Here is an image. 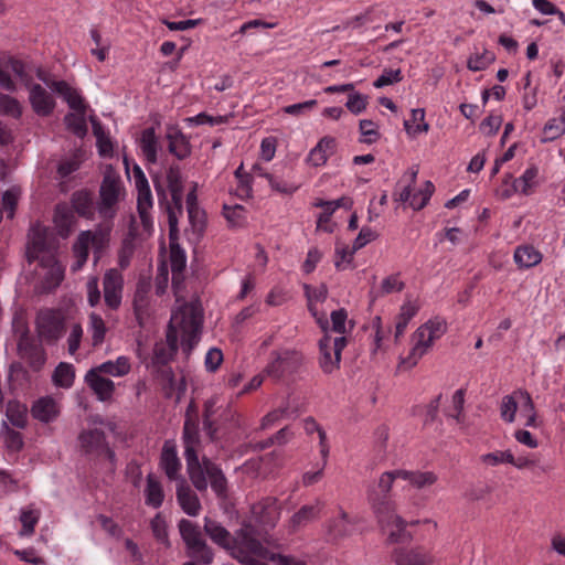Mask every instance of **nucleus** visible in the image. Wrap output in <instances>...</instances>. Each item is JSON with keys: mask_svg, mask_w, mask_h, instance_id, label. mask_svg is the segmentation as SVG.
I'll return each instance as SVG.
<instances>
[{"mask_svg": "<svg viewBox=\"0 0 565 565\" xmlns=\"http://www.w3.org/2000/svg\"><path fill=\"white\" fill-rule=\"evenodd\" d=\"M178 527L186 547V555L200 564L210 565L214 559V553L207 545L200 525L188 519H182L179 521Z\"/></svg>", "mask_w": 565, "mask_h": 565, "instance_id": "obj_6", "label": "nucleus"}, {"mask_svg": "<svg viewBox=\"0 0 565 565\" xmlns=\"http://www.w3.org/2000/svg\"><path fill=\"white\" fill-rule=\"evenodd\" d=\"M359 129L363 137L360 141L363 143L371 145L373 142H376L381 137V134L379 132V127L373 120H360Z\"/></svg>", "mask_w": 565, "mask_h": 565, "instance_id": "obj_53", "label": "nucleus"}, {"mask_svg": "<svg viewBox=\"0 0 565 565\" xmlns=\"http://www.w3.org/2000/svg\"><path fill=\"white\" fill-rule=\"evenodd\" d=\"M88 331L92 335V344L93 347L100 345L107 332V328L103 318L97 313L89 315V326Z\"/></svg>", "mask_w": 565, "mask_h": 565, "instance_id": "obj_45", "label": "nucleus"}, {"mask_svg": "<svg viewBox=\"0 0 565 565\" xmlns=\"http://www.w3.org/2000/svg\"><path fill=\"white\" fill-rule=\"evenodd\" d=\"M182 440L184 445V458L186 473L192 486L199 492H205L210 484L212 491L220 499H225L228 492L227 479L221 467L206 456L202 459L198 455L200 436L194 424L184 423Z\"/></svg>", "mask_w": 565, "mask_h": 565, "instance_id": "obj_1", "label": "nucleus"}, {"mask_svg": "<svg viewBox=\"0 0 565 565\" xmlns=\"http://www.w3.org/2000/svg\"><path fill=\"white\" fill-rule=\"evenodd\" d=\"M350 525H351V522L349 520L348 513L344 512L343 510H341L339 518L334 519L330 523L329 531L335 537L344 536V535L349 534V532H350L349 526Z\"/></svg>", "mask_w": 565, "mask_h": 565, "instance_id": "obj_57", "label": "nucleus"}, {"mask_svg": "<svg viewBox=\"0 0 565 565\" xmlns=\"http://www.w3.org/2000/svg\"><path fill=\"white\" fill-rule=\"evenodd\" d=\"M159 465L169 480L180 482V479H184L180 473L182 465L173 440L164 441Z\"/></svg>", "mask_w": 565, "mask_h": 565, "instance_id": "obj_16", "label": "nucleus"}, {"mask_svg": "<svg viewBox=\"0 0 565 565\" xmlns=\"http://www.w3.org/2000/svg\"><path fill=\"white\" fill-rule=\"evenodd\" d=\"M54 223L55 226L58 228V233L62 236H66L74 224L73 210L66 204L56 205L54 213Z\"/></svg>", "mask_w": 565, "mask_h": 565, "instance_id": "obj_39", "label": "nucleus"}, {"mask_svg": "<svg viewBox=\"0 0 565 565\" xmlns=\"http://www.w3.org/2000/svg\"><path fill=\"white\" fill-rule=\"evenodd\" d=\"M252 513L259 526L274 529L280 518V507L276 498L267 497L253 505Z\"/></svg>", "mask_w": 565, "mask_h": 565, "instance_id": "obj_13", "label": "nucleus"}, {"mask_svg": "<svg viewBox=\"0 0 565 565\" xmlns=\"http://www.w3.org/2000/svg\"><path fill=\"white\" fill-rule=\"evenodd\" d=\"M84 114L85 113H71L64 117L67 129L79 138H83L87 134V125Z\"/></svg>", "mask_w": 565, "mask_h": 565, "instance_id": "obj_48", "label": "nucleus"}, {"mask_svg": "<svg viewBox=\"0 0 565 565\" xmlns=\"http://www.w3.org/2000/svg\"><path fill=\"white\" fill-rule=\"evenodd\" d=\"M518 411V402L514 395H505L500 405V416L507 423H513Z\"/></svg>", "mask_w": 565, "mask_h": 565, "instance_id": "obj_56", "label": "nucleus"}, {"mask_svg": "<svg viewBox=\"0 0 565 565\" xmlns=\"http://www.w3.org/2000/svg\"><path fill=\"white\" fill-rule=\"evenodd\" d=\"M39 78L43 81L52 90L62 96L70 108L77 113H85V104L78 92L72 88L65 81H52L49 83L45 77L39 73Z\"/></svg>", "mask_w": 565, "mask_h": 565, "instance_id": "obj_18", "label": "nucleus"}, {"mask_svg": "<svg viewBox=\"0 0 565 565\" xmlns=\"http://www.w3.org/2000/svg\"><path fill=\"white\" fill-rule=\"evenodd\" d=\"M81 448L85 454L106 456L110 461L115 460V452L106 443L105 433L100 429L84 430L78 436Z\"/></svg>", "mask_w": 565, "mask_h": 565, "instance_id": "obj_12", "label": "nucleus"}, {"mask_svg": "<svg viewBox=\"0 0 565 565\" xmlns=\"http://www.w3.org/2000/svg\"><path fill=\"white\" fill-rule=\"evenodd\" d=\"M146 504L158 509L162 505L164 493L161 483L157 478L149 473L147 476V487L145 489Z\"/></svg>", "mask_w": 565, "mask_h": 565, "instance_id": "obj_35", "label": "nucleus"}, {"mask_svg": "<svg viewBox=\"0 0 565 565\" xmlns=\"http://www.w3.org/2000/svg\"><path fill=\"white\" fill-rule=\"evenodd\" d=\"M61 413L60 404L51 396L36 399L31 407V415L41 423L54 422Z\"/></svg>", "mask_w": 565, "mask_h": 565, "instance_id": "obj_23", "label": "nucleus"}, {"mask_svg": "<svg viewBox=\"0 0 565 565\" xmlns=\"http://www.w3.org/2000/svg\"><path fill=\"white\" fill-rule=\"evenodd\" d=\"M132 177L138 193L137 202H145L148 204V202L152 200L151 190L143 171L138 164H135L132 169Z\"/></svg>", "mask_w": 565, "mask_h": 565, "instance_id": "obj_40", "label": "nucleus"}, {"mask_svg": "<svg viewBox=\"0 0 565 565\" xmlns=\"http://www.w3.org/2000/svg\"><path fill=\"white\" fill-rule=\"evenodd\" d=\"M223 215L232 227H242L246 223V210L242 205H224Z\"/></svg>", "mask_w": 565, "mask_h": 565, "instance_id": "obj_46", "label": "nucleus"}, {"mask_svg": "<svg viewBox=\"0 0 565 565\" xmlns=\"http://www.w3.org/2000/svg\"><path fill=\"white\" fill-rule=\"evenodd\" d=\"M20 195V190L12 188L7 190L2 195V209L7 212V216L12 218L14 216L15 206Z\"/></svg>", "mask_w": 565, "mask_h": 565, "instance_id": "obj_60", "label": "nucleus"}, {"mask_svg": "<svg viewBox=\"0 0 565 565\" xmlns=\"http://www.w3.org/2000/svg\"><path fill=\"white\" fill-rule=\"evenodd\" d=\"M318 102L316 99H309L302 103L292 104L285 106L282 111L290 116H302L316 108Z\"/></svg>", "mask_w": 565, "mask_h": 565, "instance_id": "obj_63", "label": "nucleus"}, {"mask_svg": "<svg viewBox=\"0 0 565 565\" xmlns=\"http://www.w3.org/2000/svg\"><path fill=\"white\" fill-rule=\"evenodd\" d=\"M396 475L399 479L407 480L413 487L423 489L433 486L437 481V476L431 471H407L398 469Z\"/></svg>", "mask_w": 565, "mask_h": 565, "instance_id": "obj_31", "label": "nucleus"}, {"mask_svg": "<svg viewBox=\"0 0 565 565\" xmlns=\"http://www.w3.org/2000/svg\"><path fill=\"white\" fill-rule=\"evenodd\" d=\"M435 190L434 184L430 181L425 183L424 189L419 190L418 193H415L411 200V206L415 211H419L426 206L430 196L433 195Z\"/></svg>", "mask_w": 565, "mask_h": 565, "instance_id": "obj_55", "label": "nucleus"}, {"mask_svg": "<svg viewBox=\"0 0 565 565\" xmlns=\"http://www.w3.org/2000/svg\"><path fill=\"white\" fill-rule=\"evenodd\" d=\"M166 138L169 141V152L182 160L190 156V142L183 132L174 126H169L167 129Z\"/></svg>", "mask_w": 565, "mask_h": 565, "instance_id": "obj_27", "label": "nucleus"}, {"mask_svg": "<svg viewBox=\"0 0 565 565\" xmlns=\"http://www.w3.org/2000/svg\"><path fill=\"white\" fill-rule=\"evenodd\" d=\"M0 436L3 439L6 447L11 451H19L23 447V438L21 433L10 428L8 422L3 420L1 424Z\"/></svg>", "mask_w": 565, "mask_h": 565, "instance_id": "obj_43", "label": "nucleus"}, {"mask_svg": "<svg viewBox=\"0 0 565 565\" xmlns=\"http://www.w3.org/2000/svg\"><path fill=\"white\" fill-rule=\"evenodd\" d=\"M120 193V178L111 168H108L104 173L99 189L100 201L98 203V212L103 217L111 218L115 216V206L119 201Z\"/></svg>", "mask_w": 565, "mask_h": 565, "instance_id": "obj_9", "label": "nucleus"}, {"mask_svg": "<svg viewBox=\"0 0 565 565\" xmlns=\"http://www.w3.org/2000/svg\"><path fill=\"white\" fill-rule=\"evenodd\" d=\"M539 170L535 167H531L524 171V173L513 181L514 191H519L523 194H529L531 188L534 184V179L537 177Z\"/></svg>", "mask_w": 565, "mask_h": 565, "instance_id": "obj_52", "label": "nucleus"}, {"mask_svg": "<svg viewBox=\"0 0 565 565\" xmlns=\"http://www.w3.org/2000/svg\"><path fill=\"white\" fill-rule=\"evenodd\" d=\"M154 190L158 196V202L161 207H163L168 213V222L170 227V236H172L175 232H178V216L177 214H181L182 210L179 212L174 204L168 200V193L166 192L164 185L159 179L153 180Z\"/></svg>", "mask_w": 565, "mask_h": 565, "instance_id": "obj_28", "label": "nucleus"}, {"mask_svg": "<svg viewBox=\"0 0 565 565\" xmlns=\"http://www.w3.org/2000/svg\"><path fill=\"white\" fill-rule=\"evenodd\" d=\"M514 260L520 268H531L541 263L542 254L531 245H522L515 249Z\"/></svg>", "mask_w": 565, "mask_h": 565, "instance_id": "obj_34", "label": "nucleus"}, {"mask_svg": "<svg viewBox=\"0 0 565 565\" xmlns=\"http://www.w3.org/2000/svg\"><path fill=\"white\" fill-rule=\"evenodd\" d=\"M159 179L164 185L166 191L168 190L171 195V202L174 204L175 209L180 212L182 210L183 202V181L182 174L179 166H171L166 175V181H163L158 175L153 178Z\"/></svg>", "mask_w": 565, "mask_h": 565, "instance_id": "obj_19", "label": "nucleus"}, {"mask_svg": "<svg viewBox=\"0 0 565 565\" xmlns=\"http://www.w3.org/2000/svg\"><path fill=\"white\" fill-rule=\"evenodd\" d=\"M41 516V512L39 509L34 508L33 504H30L20 511V522L22 524V529L19 532L20 536H31L34 533L35 525L38 524Z\"/></svg>", "mask_w": 565, "mask_h": 565, "instance_id": "obj_36", "label": "nucleus"}, {"mask_svg": "<svg viewBox=\"0 0 565 565\" xmlns=\"http://www.w3.org/2000/svg\"><path fill=\"white\" fill-rule=\"evenodd\" d=\"M413 339L415 341L414 347L412 348L409 354L402 360V364L407 365V367L415 366L418 361L423 358L424 354L427 353V351L430 348V342H428V333L427 331L423 332V338L417 337L416 332L413 335Z\"/></svg>", "mask_w": 565, "mask_h": 565, "instance_id": "obj_33", "label": "nucleus"}, {"mask_svg": "<svg viewBox=\"0 0 565 565\" xmlns=\"http://www.w3.org/2000/svg\"><path fill=\"white\" fill-rule=\"evenodd\" d=\"M29 99L34 113L39 116H49L54 110L55 100L53 96L40 84L30 86Z\"/></svg>", "mask_w": 565, "mask_h": 565, "instance_id": "obj_21", "label": "nucleus"}, {"mask_svg": "<svg viewBox=\"0 0 565 565\" xmlns=\"http://www.w3.org/2000/svg\"><path fill=\"white\" fill-rule=\"evenodd\" d=\"M203 322L202 310L198 303L188 302L182 305L171 316L168 330L181 332V345L189 354L199 341Z\"/></svg>", "mask_w": 565, "mask_h": 565, "instance_id": "obj_4", "label": "nucleus"}, {"mask_svg": "<svg viewBox=\"0 0 565 565\" xmlns=\"http://www.w3.org/2000/svg\"><path fill=\"white\" fill-rule=\"evenodd\" d=\"M151 285L149 281L140 280L137 284L134 295V312L139 327H143L146 319L149 317V294Z\"/></svg>", "mask_w": 565, "mask_h": 565, "instance_id": "obj_22", "label": "nucleus"}, {"mask_svg": "<svg viewBox=\"0 0 565 565\" xmlns=\"http://www.w3.org/2000/svg\"><path fill=\"white\" fill-rule=\"evenodd\" d=\"M495 56L492 52L484 50L481 54L477 53L468 58L467 66L470 71L478 72L486 70L493 63Z\"/></svg>", "mask_w": 565, "mask_h": 565, "instance_id": "obj_51", "label": "nucleus"}, {"mask_svg": "<svg viewBox=\"0 0 565 565\" xmlns=\"http://www.w3.org/2000/svg\"><path fill=\"white\" fill-rule=\"evenodd\" d=\"M367 106V97L358 92L349 95L345 107L354 115L362 114Z\"/></svg>", "mask_w": 565, "mask_h": 565, "instance_id": "obj_61", "label": "nucleus"}, {"mask_svg": "<svg viewBox=\"0 0 565 565\" xmlns=\"http://www.w3.org/2000/svg\"><path fill=\"white\" fill-rule=\"evenodd\" d=\"M345 337L332 338L329 331L319 340V366L324 374H331L340 369L341 353L347 347Z\"/></svg>", "mask_w": 565, "mask_h": 565, "instance_id": "obj_10", "label": "nucleus"}, {"mask_svg": "<svg viewBox=\"0 0 565 565\" xmlns=\"http://www.w3.org/2000/svg\"><path fill=\"white\" fill-rule=\"evenodd\" d=\"M412 121L418 122V125L413 128L409 120L404 121L405 130L409 136H416L417 134L427 132L429 130V125L425 121L424 108H415L412 110Z\"/></svg>", "mask_w": 565, "mask_h": 565, "instance_id": "obj_47", "label": "nucleus"}, {"mask_svg": "<svg viewBox=\"0 0 565 565\" xmlns=\"http://www.w3.org/2000/svg\"><path fill=\"white\" fill-rule=\"evenodd\" d=\"M36 331L46 343L53 344L64 334V318L58 310L41 309L36 315Z\"/></svg>", "mask_w": 565, "mask_h": 565, "instance_id": "obj_11", "label": "nucleus"}, {"mask_svg": "<svg viewBox=\"0 0 565 565\" xmlns=\"http://www.w3.org/2000/svg\"><path fill=\"white\" fill-rule=\"evenodd\" d=\"M166 342L156 343L153 348V362L166 366L178 351V335L175 330L167 331Z\"/></svg>", "mask_w": 565, "mask_h": 565, "instance_id": "obj_26", "label": "nucleus"}, {"mask_svg": "<svg viewBox=\"0 0 565 565\" xmlns=\"http://www.w3.org/2000/svg\"><path fill=\"white\" fill-rule=\"evenodd\" d=\"M54 383L62 387H70L74 381V369L71 364L60 363L53 374Z\"/></svg>", "mask_w": 565, "mask_h": 565, "instance_id": "obj_50", "label": "nucleus"}, {"mask_svg": "<svg viewBox=\"0 0 565 565\" xmlns=\"http://www.w3.org/2000/svg\"><path fill=\"white\" fill-rule=\"evenodd\" d=\"M481 461L484 463V465H488V466H498L500 463H510L513 461V454L510 451V450H504V451H493V452H489V454H484L480 457Z\"/></svg>", "mask_w": 565, "mask_h": 565, "instance_id": "obj_58", "label": "nucleus"}, {"mask_svg": "<svg viewBox=\"0 0 565 565\" xmlns=\"http://www.w3.org/2000/svg\"><path fill=\"white\" fill-rule=\"evenodd\" d=\"M264 543L262 539L254 537L250 531H245L234 548V558L244 565H269L266 561L275 565H306L292 556L269 551Z\"/></svg>", "mask_w": 565, "mask_h": 565, "instance_id": "obj_3", "label": "nucleus"}, {"mask_svg": "<svg viewBox=\"0 0 565 565\" xmlns=\"http://www.w3.org/2000/svg\"><path fill=\"white\" fill-rule=\"evenodd\" d=\"M111 226L98 225L93 231L81 232L73 246L76 257L74 269H79L87 262L89 247L94 250L95 263L99 260L102 253L108 246Z\"/></svg>", "mask_w": 565, "mask_h": 565, "instance_id": "obj_5", "label": "nucleus"}, {"mask_svg": "<svg viewBox=\"0 0 565 565\" xmlns=\"http://www.w3.org/2000/svg\"><path fill=\"white\" fill-rule=\"evenodd\" d=\"M403 81L402 71L399 68L384 70L383 74L377 77V79L373 83V86L376 88H382L387 85L396 84Z\"/></svg>", "mask_w": 565, "mask_h": 565, "instance_id": "obj_59", "label": "nucleus"}, {"mask_svg": "<svg viewBox=\"0 0 565 565\" xmlns=\"http://www.w3.org/2000/svg\"><path fill=\"white\" fill-rule=\"evenodd\" d=\"M6 416L12 426L19 429L26 427L28 409L25 405L15 401H10L7 405Z\"/></svg>", "mask_w": 565, "mask_h": 565, "instance_id": "obj_38", "label": "nucleus"}, {"mask_svg": "<svg viewBox=\"0 0 565 565\" xmlns=\"http://www.w3.org/2000/svg\"><path fill=\"white\" fill-rule=\"evenodd\" d=\"M47 249V241L44 231L41 228H32L29 242V258L40 259V254Z\"/></svg>", "mask_w": 565, "mask_h": 565, "instance_id": "obj_41", "label": "nucleus"}, {"mask_svg": "<svg viewBox=\"0 0 565 565\" xmlns=\"http://www.w3.org/2000/svg\"><path fill=\"white\" fill-rule=\"evenodd\" d=\"M124 278L119 270L108 269L103 279L104 300L108 308L117 310L121 305Z\"/></svg>", "mask_w": 565, "mask_h": 565, "instance_id": "obj_14", "label": "nucleus"}, {"mask_svg": "<svg viewBox=\"0 0 565 565\" xmlns=\"http://www.w3.org/2000/svg\"><path fill=\"white\" fill-rule=\"evenodd\" d=\"M424 331H427L428 342H430L431 347L433 343L447 331V322L443 318L435 317L429 319L426 323L422 324L416 330V335L423 338Z\"/></svg>", "mask_w": 565, "mask_h": 565, "instance_id": "obj_37", "label": "nucleus"}, {"mask_svg": "<svg viewBox=\"0 0 565 565\" xmlns=\"http://www.w3.org/2000/svg\"><path fill=\"white\" fill-rule=\"evenodd\" d=\"M177 501L184 513L190 516L199 515L202 507L196 493L191 489L185 479L177 483Z\"/></svg>", "mask_w": 565, "mask_h": 565, "instance_id": "obj_20", "label": "nucleus"}, {"mask_svg": "<svg viewBox=\"0 0 565 565\" xmlns=\"http://www.w3.org/2000/svg\"><path fill=\"white\" fill-rule=\"evenodd\" d=\"M130 367L127 356H118L115 361H106L90 370H96L100 375L124 376L130 372Z\"/></svg>", "mask_w": 565, "mask_h": 565, "instance_id": "obj_32", "label": "nucleus"}, {"mask_svg": "<svg viewBox=\"0 0 565 565\" xmlns=\"http://www.w3.org/2000/svg\"><path fill=\"white\" fill-rule=\"evenodd\" d=\"M337 140L334 137L324 136L310 150L307 162L312 167L324 166L330 156L335 152Z\"/></svg>", "mask_w": 565, "mask_h": 565, "instance_id": "obj_25", "label": "nucleus"}, {"mask_svg": "<svg viewBox=\"0 0 565 565\" xmlns=\"http://www.w3.org/2000/svg\"><path fill=\"white\" fill-rule=\"evenodd\" d=\"M151 530L154 535V537L163 543L166 546L170 545L169 539H168V531H167V523L163 518H161L160 514H157L151 520Z\"/></svg>", "mask_w": 565, "mask_h": 565, "instance_id": "obj_62", "label": "nucleus"}, {"mask_svg": "<svg viewBox=\"0 0 565 565\" xmlns=\"http://www.w3.org/2000/svg\"><path fill=\"white\" fill-rule=\"evenodd\" d=\"M139 147L148 163L158 161L159 139L153 127L146 128L139 138Z\"/></svg>", "mask_w": 565, "mask_h": 565, "instance_id": "obj_29", "label": "nucleus"}, {"mask_svg": "<svg viewBox=\"0 0 565 565\" xmlns=\"http://www.w3.org/2000/svg\"><path fill=\"white\" fill-rule=\"evenodd\" d=\"M72 206V210H75L81 216L89 217L93 214V200L86 191L73 193Z\"/></svg>", "mask_w": 565, "mask_h": 565, "instance_id": "obj_44", "label": "nucleus"}, {"mask_svg": "<svg viewBox=\"0 0 565 565\" xmlns=\"http://www.w3.org/2000/svg\"><path fill=\"white\" fill-rule=\"evenodd\" d=\"M40 263L42 267L47 269L41 280V291L51 292L61 285L64 278V268L51 254L43 255Z\"/></svg>", "mask_w": 565, "mask_h": 565, "instance_id": "obj_17", "label": "nucleus"}, {"mask_svg": "<svg viewBox=\"0 0 565 565\" xmlns=\"http://www.w3.org/2000/svg\"><path fill=\"white\" fill-rule=\"evenodd\" d=\"M85 382L100 402H108L113 398L115 383L98 374L96 370H89L86 373Z\"/></svg>", "mask_w": 565, "mask_h": 565, "instance_id": "obj_24", "label": "nucleus"}, {"mask_svg": "<svg viewBox=\"0 0 565 565\" xmlns=\"http://www.w3.org/2000/svg\"><path fill=\"white\" fill-rule=\"evenodd\" d=\"M565 131V113L562 118H553L548 120L544 126V134L548 139L553 140L563 135Z\"/></svg>", "mask_w": 565, "mask_h": 565, "instance_id": "obj_64", "label": "nucleus"}, {"mask_svg": "<svg viewBox=\"0 0 565 565\" xmlns=\"http://www.w3.org/2000/svg\"><path fill=\"white\" fill-rule=\"evenodd\" d=\"M405 288V282L399 279V274H393L385 277L381 282L379 291H371L370 295L373 299L383 297L393 292H399Z\"/></svg>", "mask_w": 565, "mask_h": 565, "instance_id": "obj_42", "label": "nucleus"}, {"mask_svg": "<svg viewBox=\"0 0 565 565\" xmlns=\"http://www.w3.org/2000/svg\"><path fill=\"white\" fill-rule=\"evenodd\" d=\"M0 114L19 118L22 115V108L20 103L15 98L9 95L1 94Z\"/></svg>", "mask_w": 565, "mask_h": 565, "instance_id": "obj_54", "label": "nucleus"}, {"mask_svg": "<svg viewBox=\"0 0 565 565\" xmlns=\"http://www.w3.org/2000/svg\"><path fill=\"white\" fill-rule=\"evenodd\" d=\"M319 505H303L291 518L292 527H299L316 519L319 514Z\"/></svg>", "mask_w": 565, "mask_h": 565, "instance_id": "obj_49", "label": "nucleus"}, {"mask_svg": "<svg viewBox=\"0 0 565 565\" xmlns=\"http://www.w3.org/2000/svg\"><path fill=\"white\" fill-rule=\"evenodd\" d=\"M301 364L302 355L295 350L273 351L264 374L275 382H281L296 373Z\"/></svg>", "mask_w": 565, "mask_h": 565, "instance_id": "obj_8", "label": "nucleus"}, {"mask_svg": "<svg viewBox=\"0 0 565 565\" xmlns=\"http://www.w3.org/2000/svg\"><path fill=\"white\" fill-rule=\"evenodd\" d=\"M395 479H399L396 470L386 471L381 475L376 486L367 491V500L377 516L379 522L393 524L397 531H393L388 535L391 543L406 542L411 535L405 531L406 522L397 514H394V504L391 501L390 492Z\"/></svg>", "mask_w": 565, "mask_h": 565, "instance_id": "obj_2", "label": "nucleus"}, {"mask_svg": "<svg viewBox=\"0 0 565 565\" xmlns=\"http://www.w3.org/2000/svg\"><path fill=\"white\" fill-rule=\"evenodd\" d=\"M245 531H250L254 537L262 539L267 546H276L274 544V540L270 535H268L267 531L262 534L256 527L252 525H247L242 529L235 539H232L231 533L217 521L212 520L210 518L204 519V532L217 545L223 548L231 550L232 555L234 556V548L239 541L242 534Z\"/></svg>", "mask_w": 565, "mask_h": 565, "instance_id": "obj_7", "label": "nucleus"}, {"mask_svg": "<svg viewBox=\"0 0 565 565\" xmlns=\"http://www.w3.org/2000/svg\"><path fill=\"white\" fill-rule=\"evenodd\" d=\"M396 565H428L431 558L422 548L397 550L395 552Z\"/></svg>", "mask_w": 565, "mask_h": 565, "instance_id": "obj_30", "label": "nucleus"}, {"mask_svg": "<svg viewBox=\"0 0 565 565\" xmlns=\"http://www.w3.org/2000/svg\"><path fill=\"white\" fill-rule=\"evenodd\" d=\"M18 352L22 360L26 361L30 367L39 371L45 363V352L28 332H23L18 341Z\"/></svg>", "mask_w": 565, "mask_h": 565, "instance_id": "obj_15", "label": "nucleus"}]
</instances>
